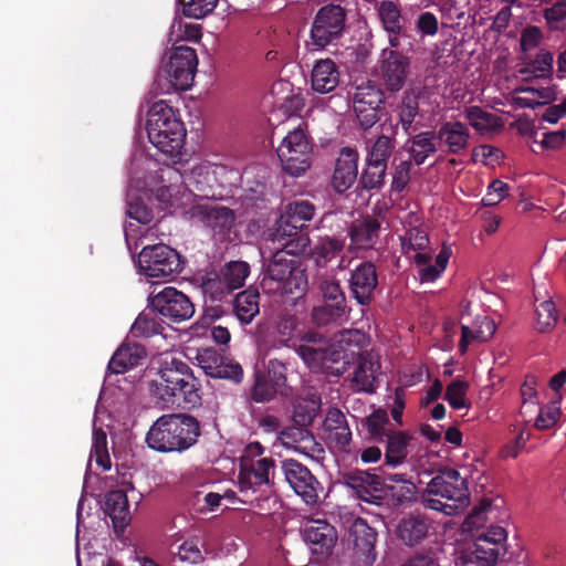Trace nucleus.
Instances as JSON below:
<instances>
[{
	"label": "nucleus",
	"mask_w": 566,
	"mask_h": 566,
	"mask_svg": "<svg viewBox=\"0 0 566 566\" xmlns=\"http://www.w3.org/2000/svg\"><path fill=\"white\" fill-rule=\"evenodd\" d=\"M153 394L165 403L191 409L201 406V382L190 366L180 358L166 356L160 360L157 377L151 380Z\"/></svg>",
	"instance_id": "obj_1"
},
{
	"label": "nucleus",
	"mask_w": 566,
	"mask_h": 566,
	"mask_svg": "<svg viewBox=\"0 0 566 566\" xmlns=\"http://www.w3.org/2000/svg\"><path fill=\"white\" fill-rule=\"evenodd\" d=\"M201 434L200 422L189 413L161 415L150 426L145 441L160 453L185 452L193 447Z\"/></svg>",
	"instance_id": "obj_2"
},
{
	"label": "nucleus",
	"mask_w": 566,
	"mask_h": 566,
	"mask_svg": "<svg viewBox=\"0 0 566 566\" xmlns=\"http://www.w3.org/2000/svg\"><path fill=\"white\" fill-rule=\"evenodd\" d=\"M420 503L448 516L459 515L470 505L468 479L455 469H440L420 494Z\"/></svg>",
	"instance_id": "obj_3"
},
{
	"label": "nucleus",
	"mask_w": 566,
	"mask_h": 566,
	"mask_svg": "<svg viewBox=\"0 0 566 566\" xmlns=\"http://www.w3.org/2000/svg\"><path fill=\"white\" fill-rule=\"evenodd\" d=\"M366 440L384 444L382 467L396 469L406 463L413 436L394 428L386 409L378 408L361 419Z\"/></svg>",
	"instance_id": "obj_4"
},
{
	"label": "nucleus",
	"mask_w": 566,
	"mask_h": 566,
	"mask_svg": "<svg viewBox=\"0 0 566 566\" xmlns=\"http://www.w3.org/2000/svg\"><path fill=\"white\" fill-rule=\"evenodd\" d=\"M260 287L273 297L300 296L307 290V277L290 252L276 250L263 264Z\"/></svg>",
	"instance_id": "obj_5"
},
{
	"label": "nucleus",
	"mask_w": 566,
	"mask_h": 566,
	"mask_svg": "<svg viewBox=\"0 0 566 566\" xmlns=\"http://www.w3.org/2000/svg\"><path fill=\"white\" fill-rule=\"evenodd\" d=\"M146 130L149 142L167 158L181 155L186 128L178 113L165 101L155 102L148 111Z\"/></svg>",
	"instance_id": "obj_6"
},
{
	"label": "nucleus",
	"mask_w": 566,
	"mask_h": 566,
	"mask_svg": "<svg viewBox=\"0 0 566 566\" xmlns=\"http://www.w3.org/2000/svg\"><path fill=\"white\" fill-rule=\"evenodd\" d=\"M198 66L196 50L179 45L172 49L165 76L158 74L155 80V91L166 94L172 91H186L191 87Z\"/></svg>",
	"instance_id": "obj_7"
},
{
	"label": "nucleus",
	"mask_w": 566,
	"mask_h": 566,
	"mask_svg": "<svg viewBox=\"0 0 566 566\" xmlns=\"http://www.w3.org/2000/svg\"><path fill=\"white\" fill-rule=\"evenodd\" d=\"M312 151V142L301 125L287 133L276 150L283 170L294 177L310 168Z\"/></svg>",
	"instance_id": "obj_8"
},
{
	"label": "nucleus",
	"mask_w": 566,
	"mask_h": 566,
	"mask_svg": "<svg viewBox=\"0 0 566 566\" xmlns=\"http://www.w3.org/2000/svg\"><path fill=\"white\" fill-rule=\"evenodd\" d=\"M181 255L167 244L144 247L138 255V265L147 277L168 281L182 270Z\"/></svg>",
	"instance_id": "obj_9"
},
{
	"label": "nucleus",
	"mask_w": 566,
	"mask_h": 566,
	"mask_svg": "<svg viewBox=\"0 0 566 566\" xmlns=\"http://www.w3.org/2000/svg\"><path fill=\"white\" fill-rule=\"evenodd\" d=\"M346 15V10L339 4L329 3L319 8L311 27L313 44L324 49L338 40L345 29Z\"/></svg>",
	"instance_id": "obj_10"
},
{
	"label": "nucleus",
	"mask_w": 566,
	"mask_h": 566,
	"mask_svg": "<svg viewBox=\"0 0 566 566\" xmlns=\"http://www.w3.org/2000/svg\"><path fill=\"white\" fill-rule=\"evenodd\" d=\"M285 481L307 505L318 503L322 484L307 467L294 459H285L281 465Z\"/></svg>",
	"instance_id": "obj_11"
},
{
	"label": "nucleus",
	"mask_w": 566,
	"mask_h": 566,
	"mask_svg": "<svg viewBox=\"0 0 566 566\" xmlns=\"http://www.w3.org/2000/svg\"><path fill=\"white\" fill-rule=\"evenodd\" d=\"M150 305L158 313L174 323H180L191 318L195 314V305L181 291L172 286L164 287L159 293L150 297Z\"/></svg>",
	"instance_id": "obj_12"
},
{
	"label": "nucleus",
	"mask_w": 566,
	"mask_h": 566,
	"mask_svg": "<svg viewBox=\"0 0 566 566\" xmlns=\"http://www.w3.org/2000/svg\"><path fill=\"white\" fill-rule=\"evenodd\" d=\"M378 284V272L370 261L359 263L349 273V295L363 308L369 307L376 300Z\"/></svg>",
	"instance_id": "obj_13"
},
{
	"label": "nucleus",
	"mask_w": 566,
	"mask_h": 566,
	"mask_svg": "<svg viewBox=\"0 0 566 566\" xmlns=\"http://www.w3.org/2000/svg\"><path fill=\"white\" fill-rule=\"evenodd\" d=\"M410 71V60L397 50L384 49L380 57L379 78L385 91L395 94L401 91Z\"/></svg>",
	"instance_id": "obj_14"
},
{
	"label": "nucleus",
	"mask_w": 566,
	"mask_h": 566,
	"mask_svg": "<svg viewBox=\"0 0 566 566\" xmlns=\"http://www.w3.org/2000/svg\"><path fill=\"white\" fill-rule=\"evenodd\" d=\"M298 319L290 313L280 314L263 339V346L269 354L283 348L295 349L298 342Z\"/></svg>",
	"instance_id": "obj_15"
},
{
	"label": "nucleus",
	"mask_w": 566,
	"mask_h": 566,
	"mask_svg": "<svg viewBox=\"0 0 566 566\" xmlns=\"http://www.w3.org/2000/svg\"><path fill=\"white\" fill-rule=\"evenodd\" d=\"M270 240L277 244L276 250L287 251L293 256L304 253L311 243L308 234L300 232V226L290 224L282 216L276 220Z\"/></svg>",
	"instance_id": "obj_16"
},
{
	"label": "nucleus",
	"mask_w": 566,
	"mask_h": 566,
	"mask_svg": "<svg viewBox=\"0 0 566 566\" xmlns=\"http://www.w3.org/2000/svg\"><path fill=\"white\" fill-rule=\"evenodd\" d=\"M192 219H196L208 227L214 237L220 240L232 229L234 213L227 207L212 205H197L190 209Z\"/></svg>",
	"instance_id": "obj_17"
},
{
	"label": "nucleus",
	"mask_w": 566,
	"mask_h": 566,
	"mask_svg": "<svg viewBox=\"0 0 566 566\" xmlns=\"http://www.w3.org/2000/svg\"><path fill=\"white\" fill-rule=\"evenodd\" d=\"M336 226L335 233L318 235L311 249V259L317 268H326L329 262L344 252L347 240V234H345L346 222L343 221V226L339 223Z\"/></svg>",
	"instance_id": "obj_18"
},
{
	"label": "nucleus",
	"mask_w": 566,
	"mask_h": 566,
	"mask_svg": "<svg viewBox=\"0 0 566 566\" xmlns=\"http://www.w3.org/2000/svg\"><path fill=\"white\" fill-rule=\"evenodd\" d=\"M395 534L403 545L419 546L430 535V521L423 514L409 513L398 521Z\"/></svg>",
	"instance_id": "obj_19"
},
{
	"label": "nucleus",
	"mask_w": 566,
	"mask_h": 566,
	"mask_svg": "<svg viewBox=\"0 0 566 566\" xmlns=\"http://www.w3.org/2000/svg\"><path fill=\"white\" fill-rule=\"evenodd\" d=\"M380 134L376 138L366 140V161L388 167V160L396 146L395 137L398 132V124L384 122L380 125Z\"/></svg>",
	"instance_id": "obj_20"
},
{
	"label": "nucleus",
	"mask_w": 566,
	"mask_h": 566,
	"mask_svg": "<svg viewBox=\"0 0 566 566\" xmlns=\"http://www.w3.org/2000/svg\"><path fill=\"white\" fill-rule=\"evenodd\" d=\"M345 484L355 490L357 496L370 504H380L381 497L377 495L382 491L381 478L364 470H355L344 474Z\"/></svg>",
	"instance_id": "obj_21"
},
{
	"label": "nucleus",
	"mask_w": 566,
	"mask_h": 566,
	"mask_svg": "<svg viewBox=\"0 0 566 566\" xmlns=\"http://www.w3.org/2000/svg\"><path fill=\"white\" fill-rule=\"evenodd\" d=\"M303 538L313 554L327 557L332 554L337 541L334 526L323 521H314L303 531Z\"/></svg>",
	"instance_id": "obj_22"
},
{
	"label": "nucleus",
	"mask_w": 566,
	"mask_h": 566,
	"mask_svg": "<svg viewBox=\"0 0 566 566\" xmlns=\"http://www.w3.org/2000/svg\"><path fill=\"white\" fill-rule=\"evenodd\" d=\"M358 175V153L344 147L336 160L332 185L338 193L345 192L356 181Z\"/></svg>",
	"instance_id": "obj_23"
},
{
	"label": "nucleus",
	"mask_w": 566,
	"mask_h": 566,
	"mask_svg": "<svg viewBox=\"0 0 566 566\" xmlns=\"http://www.w3.org/2000/svg\"><path fill=\"white\" fill-rule=\"evenodd\" d=\"M438 145L449 154L460 155L469 146L470 130L459 120L443 122L436 130Z\"/></svg>",
	"instance_id": "obj_24"
},
{
	"label": "nucleus",
	"mask_w": 566,
	"mask_h": 566,
	"mask_svg": "<svg viewBox=\"0 0 566 566\" xmlns=\"http://www.w3.org/2000/svg\"><path fill=\"white\" fill-rule=\"evenodd\" d=\"M157 177L163 185L156 188L155 198L163 205L164 209L178 207L180 203V190L182 184V176L180 172L166 165L157 172Z\"/></svg>",
	"instance_id": "obj_25"
},
{
	"label": "nucleus",
	"mask_w": 566,
	"mask_h": 566,
	"mask_svg": "<svg viewBox=\"0 0 566 566\" xmlns=\"http://www.w3.org/2000/svg\"><path fill=\"white\" fill-rule=\"evenodd\" d=\"M328 441L340 452H349L352 430L346 416L338 408H331L324 420Z\"/></svg>",
	"instance_id": "obj_26"
},
{
	"label": "nucleus",
	"mask_w": 566,
	"mask_h": 566,
	"mask_svg": "<svg viewBox=\"0 0 566 566\" xmlns=\"http://www.w3.org/2000/svg\"><path fill=\"white\" fill-rule=\"evenodd\" d=\"M274 460L261 458L251 460L250 464L243 463L239 473L240 491L254 490L258 486L270 483V471L274 469Z\"/></svg>",
	"instance_id": "obj_27"
},
{
	"label": "nucleus",
	"mask_w": 566,
	"mask_h": 566,
	"mask_svg": "<svg viewBox=\"0 0 566 566\" xmlns=\"http://www.w3.org/2000/svg\"><path fill=\"white\" fill-rule=\"evenodd\" d=\"M379 369L378 359H375L370 353L360 355L352 377L353 389L358 392L374 394Z\"/></svg>",
	"instance_id": "obj_28"
},
{
	"label": "nucleus",
	"mask_w": 566,
	"mask_h": 566,
	"mask_svg": "<svg viewBox=\"0 0 566 566\" xmlns=\"http://www.w3.org/2000/svg\"><path fill=\"white\" fill-rule=\"evenodd\" d=\"M103 511L113 523L115 532H123L130 521L129 503L125 490H112L105 494Z\"/></svg>",
	"instance_id": "obj_29"
},
{
	"label": "nucleus",
	"mask_w": 566,
	"mask_h": 566,
	"mask_svg": "<svg viewBox=\"0 0 566 566\" xmlns=\"http://www.w3.org/2000/svg\"><path fill=\"white\" fill-rule=\"evenodd\" d=\"M422 94V87L410 86L402 92L399 103L397 104L398 125H401L403 133L407 135L410 134L412 124L420 113L419 99Z\"/></svg>",
	"instance_id": "obj_30"
},
{
	"label": "nucleus",
	"mask_w": 566,
	"mask_h": 566,
	"mask_svg": "<svg viewBox=\"0 0 566 566\" xmlns=\"http://www.w3.org/2000/svg\"><path fill=\"white\" fill-rule=\"evenodd\" d=\"M380 231V222L375 218H366L345 227V234L349 237L352 245L358 249H370L376 243Z\"/></svg>",
	"instance_id": "obj_31"
},
{
	"label": "nucleus",
	"mask_w": 566,
	"mask_h": 566,
	"mask_svg": "<svg viewBox=\"0 0 566 566\" xmlns=\"http://www.w3.org/2000/svg\"><path fill=\"white\" fill-rule=\"evenodd\" d=\"M146 357L145 347L138 344H123L113 354L107 365L112 374H124L128 369L139 365L140 359Z\"/></svg>",
	"instance_id": "obj_32"
},
{
	"label": "nucleus",
	"mask_w": 566,
	"mask_h": 566,
	"mask_svg": "<svg viewBox=\"0 0 566 566\" xmlns=\"http://www.w3.org/2000/svg\"><path fill=\"white\" fill-rule=\"evenodd\" d=\"M496 331V325L493 319L488 316H479L473 322L472 327L461 325V338L459 342V349L462 354L468 350L469 345L476 340L484 343L490 340Z\"/></svg>",
	"instance_id": "obj_33"
},
{
	"label": "nucleus",
	"mask_w": 566,
	"mask_h": 566,
	"mask_svg": "<svg viewBox=\"0 0 566 566\" xmlns=\"http://www.w3.org/2000/svg\"><path fill=\"white\" fill-rule=\"evenodd\" d=\"M339 83L337 65L331 59L319 60L312 70V88L321 94L332 92Z\"/></svg>",
	"instance_id": "obj_34"
},
{
	"label": "nucleus",
	"mask_w": 566,
	"mask_h": 566,
	"mask_svg": "<svg viewBox=\"0 0 566 566\" xmlns=\"http://www.w3.org/2000/svg\"><path fill=\"white\" fill-rule=\"evenodd\" d=\"M437 140L436 130H424L412 136L406 143L410 159L417 166L424 164L429 156L437 153L439 146Z\"/></svg>",
	"instance_id": "obj_35"
},
{
	"label": "nucleus",
	"mask_w": 566,
	"mask_h": 566,
	"mask_svg": "<svg viewBox=\"0 0 566 566\" xmlns=\"http://www.w3.org/2000/svg\"><path fill=\"white\" fill-rule=\"evenodd\" d=\"M280 440L287 448L308 453L317 446L308 426L296 424L287 427L280 432Z\"/></svg>",
	"instance_id": "obj_36"
},
{
	"label": "nucleus",
	"mask_w": 566,
	"mask_h": 566,
	"mask_svg": "<svg viewBox=\"0 0 566 566\" xmlns=\"http://www.w3.org/2000/svg\"><path fill=\"white\" fill-rule=\"evenodd\" d=\"M503 547L492 546L485 538H476L473 549L465 553V566H493L499 559Z\"/></svg>",
	"instance_id": "obj_37"
},
{
	"label": "nucleus",
	"mask_w": 566,
	"mask_h": 566,
	"mask_svg": "<svg viewBox=\"0 0 566 566\" xmlns=\"http://www.w3.org/2000/svg\"><path fill=\"white\" fill-rule=\"evenodd\" d=\"M259 298V291L252 286L235 295L233 308L242 324L251 323L260 313Z\"/></svg>",
	"instance_id": "obj_38"
},
{
	"label": "nucleus",
	"mask_w": 566,
	"mask_h": 566,
	"mask_svg": "<svg viewBox=\"0 0 566 566\" xmlns=\"http://www.w3.org/2000/svg\"><path fill=\"white\" fill-rule=\"evenodd\" d=\"M157 310L151 305L144 310L135 319L130 327V334L134 337H151L161 334L164 331L163 321L159 319Z\"/></svg>",
	"instance_id": "obj_39"
},
{
	"label": "nucleus",
	"mask_w": 566,
	"mask_h": 566,
	"mask_svg": "<svg viewBox=\"0 0 566 566\" xmlns=\"http://www.w3.org/2000/svg\"><path fill=\"white\" fill-rule=\"evenodd\" d=\"M216 170L210 165H198L191 169L189 185L200 197H214Z\"/></svg>",
	"instance_id": "obj_40"
},
{
	"label": "nucleus",
	"mask_w": 566,
	"mask_h": 566,
	"mask_svg": "<svg viewBox=\"0 0 566 566\" xmlns=\"http://www.w3.org/2000/svg\"><path fill=\"white\" fill-rule=\"evenodd\" d=\"M377 13L384 30L388 34H401L403 18L400 8L391 0H384L377 6Z\"/></svg>",
	"instance_id": "obj_41"
},
{
	"label": "nucleus",
	"mask_w": 566,
	"mask_h": 566,
	"mask_svg": "<svg viewBox=\"0 0 566 566\" xmlns=\"http://www.w3.org/2000/svg\"><path fill=\"white\" fill-rule=\"evenodd\" d=\"M465 119L479 133L485 134L496 130L501 127V119L480 106L467 107L463 112Z\"/></svg>",
	"instance_id": "obj_42"
},
{
	"label": "nucleus",
	"mask_w": 566,
	"mask_h": 566,
	"mask_svg": "<svg viewBox=\"0 0 566 566\" xmlns=\"http://www.w3.org/2000/svg\"><path fill=\"white\" fill-rule=\"evenodd\" d=\"M385 88L379 84L368 80L367 82L358 85L353 95V104L367 105L368 107H382L385 104Z\"/></svg>",
	"instance_id": "obj_43"
},
{
	"label": "nucleus",
	"mask_w": 566,
	"mask_h": 566,
	"mask_svg": "<svg viewBox=\"0 0 566 566\" xmlns=\"http://www.w3.org/2000/svg\"><path fill=\"white\" fill-rule=\"evenodd\" d=\"M264 374L271 380L274 388L279 390V396L289 398L293 395V387L289 384L285 363L276 358L270 359Z\"/></svg>",
	"instance_id": "obj_44"
},
{
	"label": "nucleus",
	"mask_w": 566,
	"mask_h": 566,
	"mask_svg": "<svg viewBox=\"0 0 566 566\" xmlns=\"http://www.w3.org/2000/svg\"><path fill=\"white\" fill-rule=\"evenodd\" d=\"M349 313L348 307L323 303L312 310L311 317L317 326H326L331 323L343 321Z\"/></svg>",
	"instance_id": "obj_45"
},
{
	"label": "nucleus",
	"mask_w": 566,
	"mask_h": 566,
	"mask_svg": "<svg viewBox=\"0 0 566 566\" xmlns=\"http://www.w3.org/2000/svg\"><path fill=\"white\" fill-rule=\"evenodd\" d=\"M201 289L205 295L212 302L222 301L227 295L233 292L226 280H223L220 271L207 273L202 279Z\"/></svg>",
	"instance_id": "obj_46"
},
{
	"label": "nucleus",
	"mask_w": 566,
	"mask_h": 566,
	"mask_svg": "<svg viewBox=\"0 0 566 566\" xmlns=\"http://www.w3.org/2000/svg\"><path fill=\"white\" fill-rule=\"evenodd\" d=\"M319 403V398L315 396L308 399L297 398L293 405L294 423L311 426L318 412Z\"/></svg>",
	"instance_id": "obj_47"
},
{
	"label": "nucleus",
	"mask_w": 566,
	"mask_h": 566,
	"mask_svg": "<svg viewBox=\"0 0 566 566\" xmlns=\"http://www.w3.org/2000/svg\"><path fill=\"white\" fill-rule=\"evenodd\" d=\"M219 271L230 289L234 291L244 285V282L250 274V265L245 261H230Z\"/></svg>",
	"instance_id": "obj_48"
},
{
	"label": "nucleus",
	"mask_w": 566,
	"mask_h": 566,
	"mask_svg": "<svg viewBox=\"0 0 566 566\" xmlns=\"http://www.w3.org/2000/svg\"><path fill=\"white\" fill-rule=\"evenodd\" d=\"M352 536L358 551L369 553L374 549L377 534L364 520L357 518L355 521L352 527Z\"/></svg>",
	"instance_id": "obj_49"
},
{
	"label": "nucleus",
	"mask_w": 566,
	"mask_h": 566,
	"mask_svg": "<svg viewBox=\"0 0 566 566\" xmlns=\"http://www.w3.org/2000/svg\"><path fill=\"white\" fill-rule=\"evenodd\" d=\"M386 494L397 505H410L418 500V489L409 479L400 484H386Z\"/></svg>",
	"instance_id": "obj_50"
},
{
	"label": "nucleus",
	"mask_w": 566,
	"mask_h": 566,
	"mask_svg": "<svg viewBox=\"0 0 566 566\" xmlns=\"http://www.w3.org/2000/svg\"><path fill=\"white\" fill-rule=\"evenodd\" d=\"M318 290L322 294L324 303L348 307L345 293L342 290L339 282L335 277H322L318 282Z\"/></svg>",
	"instance_id": "obj_51"
},
{
	"label": "nucleus",
	"mask_w": 566,
	"mask_h": 566,
	"mask_svg": "<svg viewBox=\"0 0 566 566\" xmlns=\"http://www.w3.org/2000/svg\"><path fill=\"white\" fill-rule=\"evenodd\" d=\"M208 376L217 379L230 380L234 384H240L243 379V368L237 361L221 358L219 364L214 367H208Z\"/></svg>",
	"instance_id": "obj_52"
},
{
	"label": "nucleus",
	"mask_w": 566,
	"mask_h": 566,
	"mask_svg": "<svg viewBox=\"0 0 566 566\" xmlns=\"http://www.w3.org/2000/svg\"><path fill=\"white\" fill-rule=\"evenodd\" d=\"M553 53L541 49L535 57L522 70V73H530L537 78L548 77L553 71Z\"/></svg>",
	"instance_id": "obj_53"
},
{
	"label": "nucleus",
	"mask_w": 566,
	"mask_h": 566,
	"mask_svg": "<svg viewBox=\"0 0 566 566\" xmlns=\"http://www.w3.org/2000/svg\"><path fill=\"white\" fill-rule=\"evenodd\" d=\"M535 329L538 333H547L554 328L557 322V310L551 300L543 301L535 310Z\"/></svg>",
	"instance_id": "obj_54"
},
{
	"label": "nucleus",
	"mask_w": 566,
	"mask_h": 566,
	"mask_svg": "<svg viewBox=\"0 0 566 566\" xmlns=\"http://www.w3.org/2000/svg\"><path fill=\"white\" fill-rule=\"evenodd\" d=\"M279 396L276 390L264 373L258 371L254 375V384L251 388V399L259 403L273 400Z\"/></svg>",
	"instance_id": "obj_55"
},
{
	"label": "nucleus",
	"mask_w": 566,
	"mask_h": 566,
	"mask_svg": "<svg viewBox=\"0 0 566 566\" xmlns=\"http://www.w3.org/2000/svg\"><path fill=\"white\" fill-rule=\"evenodd\" d=\"M294 350L311 370L319 371L324 369L325 354L323 352V345L313 346L307 344H300Z\"/></svg>",
	"instance_id": "obj_56"
},
{
	"label": "nucleus",
	"mask_w": 566,
	"mask_h": 566,
	"mask_svg": "<svg viewBox=\"0 0 566 566\" xmlns=\"http://www.w3.org/2000/svg\"><path fill=\"white\" fill-rule=\"evenodd\" d=\"M367 168L364 169L359 184L363 189H379L384 185L387 167L384 165L366 161Z\"/></svg>",
	"instance_id": "obj_57"
},
{
	"label": "nucleus",
	"mask_w": 566,
	"mask_h": 566,
	"mask_svg": "<svg viewBox=\"0 0 566 566\" xmlns=\"http://www.w3.org/2000/svg\"><path fill=\"white\" fill-rule=\"evenodd\" d=\"M219 0H178L182 4V14L191 19H202L210 14Z\"/></svg>",
	"instance_id": "obj_58"
},
{
	"label": "nucleus",
	"mask_w": 566,
	"mask_h": 566,
	"mask_svg": "<svg viewBox=\"0 0 566 566\" xmlns=\"http://www.w3.org/2000/svg\"><path fill=\"white\" fill-rule=\"evenodd\" d=\"M468 384L462 380H453L447 386L444 399L453 409H462L467 407Z\"/></svg>",
	"instance_id": "obj_59"
},
{
	"label": "nucleus",
	"mask_w": 566,
	"mask_h": 566,
	"mask_svg": "<svg viewBox=\"0 0 566 566\" xmlns=\"http://www.w3.org/2000/svg\"><path fill=\"white\" fill-rule=\"evenodd\" d=\"M353 109L359 127L364 130H367L371 128L377 122H379L382 107H368L367 105L353 104Z\"/></svg>",
	"instance_id": "obj_60"
},
{
	"label": "nucleus",
	"mask_w": 566,
	"mask_h": 566,
	"mask_svg": "<svg viewBox=\"0 0 566 566\" xmlns=\"http://www.w3.org/2000/svg\"><path fill=\"white\" fill-rule=\"evenodd\" d=\"M429 244V239L427 233L418 228H410L403 237H401V247L403 251L415 250L420 251L424 250Z\"/></svg>",
	"instance_id": "obj_61"
},
{
	"label": "nucleus",
	"mask_w": 566,
	"mask_h": 566,
	"mask_svg": "<svg viewBox=\"0 0 566 566\" xmlns=\"http://www.w3.org/2000/svg\"><path fill=\"white\" fill-rule=\"evenodd\" d=\"M127 214L142 224H148L154 219L153 210L140 198L127 201Z\"/></svg>",
	"instance_id": "obj_62"
},
{
	"label": "nucleus",
	"mask_w": 566,
	"mask_h": 566,
	"mask_svg": "<svg viewBox=\"0 0 566 566\" xmlns=\"http://www.w3.org/2000/svg\"><path fill=\"white\" fill-rule=\"evenodd\" d=\"M176 556L179 562L188 564H199L203 560V555L196 541H186L178 546Z\"/></svg>",
	"instance_id": "obj_63"
},
{
	"label": "nucleus",
	"mask_w": 566,
	"mask_h": 566,
	"mask_svg": "<svg viewBox=\"0 0 566 566\" xmlns=\"http://www.w3.org/2000/svg\"><path fill=\"white\" fill-rule=\"evenodd\" d=\"M543 17L551 29H558L559 24L566 20V0L556 1L545 8Z\"/></svg>",
	"instance_id": "obj_64"
}]
</instances>
